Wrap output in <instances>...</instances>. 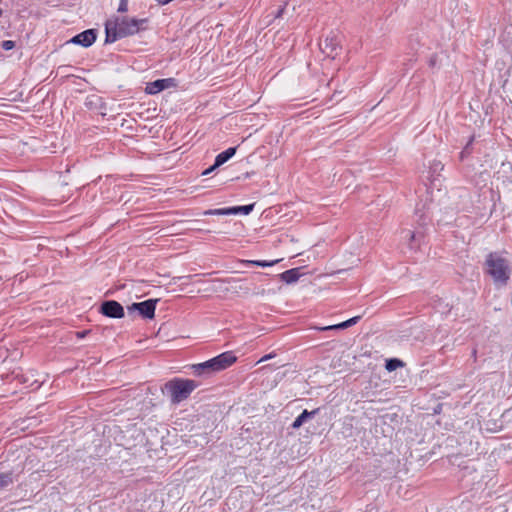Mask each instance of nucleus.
Instances as JSON below:
<instances>
[{"label": "nucleus", "instance_id": "obj_1", "mask_svg": "<svg viewBox=\"0 0 512 512\" xmlns=\"http://www.w3.org/2000/svg\"><path fill=\"white\" fill-rule=\"evenodd\" d=\"M485 272L489 275L494 284L497 286H505L511 275L510 261L500 252H490L484 263Z\"/></svg>", "mask_w": 512, "mask_h": 512}, {"label": "nucleus", "instance_id": "obj_2", "mask_svg": "<svg viewBox=\"0 0 512 512\" xmlns=\"http://www.w3.org/2000/svg\"><path fill=\"white\" fill-rule=\"evenodd\" d=\"M236 360L237 357L234 355V353L227 351L208 361L195 364L192 366V368L194 374L196 375H210L214 372H219L230 367L236 362Z\"/></svg>", "mask_w": 512, "mask_h": 512}, {"label": "nucleus", "instance_id": "obj_3", "mask_svg": "<svg viewBox=\"0 0 512 512\" xmlns=\"http://www.w3.org/2000/svg\"><path fill=\"white\" fill-rule=\"evenodd\" d=\"M198 385L195 380L175 378L165 384V389L170 394L171 402L178 404L187 399Z\"/></svg>", "mask_w": 512, "mask_h": 512}, {"label": "nucleus", "instance_id": "obj_4", "mask_svg": "<svg viewBox=\"0 0 512 512\" xmlns=\"http://www.w3.org/2000/svg\"><path fill=\"white\" fill-rule=\"evenodd\" d=\"M148 19H135V18H128L124 17L120 20V22H117V26L120 31V35L124 37L131 36L139 32L141 29V25L147 23Z\"/></svg>", "mask_w": 512, "mask_h": 512}, {"label": "nucleus", "instance_id": "obj_5", "mask_svg": "<svg viewBox=\"0 0 512 512\" xmlns=\"http://www.w3.org/2000/svg\"><path fill=\"white\" fill-rule=\"evenodd\" d=\"M320 49L327 57L335 59L342 50L339 36L334 33L329 34L324 41L320 43Z\"/></svg>", "mask_w": 512, "mask_h": 512}, {"label": "nucleus", "instance_id": "obj_6", "mask_svg": "<svg viewBox=\"0 0 512 512\" xmlns=\"http://www.w3.org/2000/svg\"><path fill=\"white\" fill-rule=\"evenodd\" d=\"M158 299H148L143 302L133 303L128 306V312L137 310L143 318L152 319L155 315V309Z\"/></svg>", "mask_w": 512, "mask_h": 512}, {"label": "nucleus", "instance_id": "obj_7", "mask_svg": "<svg viewBox=\"0 0 512 512\" xmlns=\"http://www.w3.org/2000/svg\"><path fill=\"white\" fill-rule=\"evenodd\" d=\"M100 312L110 318H122L124 317L123 306L115 300H107L102 302L100 306Z\"/></svg>", "mask_w": 512, "mask_h": 512}, {"label": "nucleus", "instance_id": "obj_8", "mask_svg": "<svg viewBox=\"0 0 512 512\" xmlns=\"http://www.w3.org/2000/svg\"><path fill=\"white\" fill-rule=\"evenodd\" d=\"M176 82L174 78H165V79H158L153 82L147 83L145 92L147 94H157L161 92L164 89L175 87Z\"/></svg>", "mask_w": 512, "mask_h": 512}, {"label": "nucleus", "instance_id": "obj_9", "mask_svg": "<svg viewBox=\"0 0 512 512\" xmlns=\"http://www.w3.org/2000/svg\"><path fill=\"white\" fill-rule=\"evenodd\" d=\"M97 38V33L95 29L85 30L76 36H74L70 42L73 44L81 45L83 47L91 46Z\"/></svg>", "mask_w": 512, "mask_h": 512}, {"label": "nucleus", "instance_id": "obj_10", "mask_svg": "<svg viewBox=\"0 0 512 512\" xmlns=\"http://www.w3.org/2000/svg\"><path fill=\"white\" fill-rule=\"evenodd\" d=\"M105 42L106 43H112L115 42L119 38H123L122 35H120L119 28L117 26V22L110 23L107 22L105 26Z\"/></svg>", "mask_w": 512, "mask_h": 512}, {"label": "nucleus", "instance_id": "obj_11", "mask_svg": "<svg viewBox=\"0 0 512 512\" xmlns=\"http://www.w3.org/2000/svg\"><path fill=\"white\" fill-rule=\"evenodd\" d=\"M279 276H280V279L287 284L294 283L301 276L300 268H293V269L286 270L283 273H281Z\"/></svg>", "mask_w": 512, "mask_h": 512}, {"label": "nucleus", "instance_id": "obj_12", "mask_svg": "<svg viewBox=\"0 0 512 512\" xmlns=\"http://www.w3.org/2000/svg\"><path fill=\"white\" fill-rule=\"evenodd\" d=\"M237 148L236 147H230L227 150L221 152L218 154L215 158L216 166H221L224 163H226L230 158H232L236 153Z\"/></svg>", "mask_w": 512, "mask_h": 512}, {"label": "nucleus", "instance_id": "obj_13", "mask_svg": "<svg viewBox=\"0 0 512 512\" xmlns=\"http://www.w3.org/2000/svg\"><path fill=\"white\" fill-rule=\"evenodd\" d=\"M319 409H315L311 412L304 410L293 422L292 428L298 429L301 425L310 417L318 413Z\"/></svg>", "mask_w": 512, "mask_h": 512}, {"label": "nucleus", "instance_id": "obj_14", "mask_svg": "<svg viewBox=\"0 0 512 512\" xmlns=\"http://www.w3.org/2000/svg\"><path fill=\"white\" fill-rule=\"evenodd\" d=\"M279 260H273V261H265V260H243L242 263L244 264H250L260 267H271L274 264L278 263Z\"/></svg>", "mask_w": 512, "mask_h": 512}, {"label": "nucleus", "instance_id": "obj_15", "mask_svg": "<svg viewBox=\"0 0 512 512\" xmlns=\"http://www.w3.org/2000/svg\"><path fill=\"white\" fill-rule=\"evenodd\" d=\"M13 483L12 472L0 473V489L6 488Z\"/></svg>", "mask_w": 512, "mask_h": 512}, {"label": "nucleus", "instance_id": "obj_16", "mask_svg": "<svg viewBox=\"0 0 512 512\" xmlns=\"http://www.w3.org/2000/svg\"><path fill=\"white\" fill-rule=\"evenodd\" d=\"M254 208V204L244 205V206H236L231 207L232 214H244L248 215Z\"/></svg>", "mask_w": 512, "mask_h": 512}, {"label": "nucleus", "instance_id": "obj_17", "mask_svg": "<svg viewBox=\"0 0 512 512\" xmlns=\"http://www.w3.org/2000/svg\"><path fill=\"white\" fill-rule=\"evenodd\" d=\"M403 366V362L397 358H391L386 361L385 368L391 372L396 370L397 368Z\"/></svg>", "mask_w": 512, "mask_h": 512}, {"label": "nucleus", "instance_id": "obj_18", "mask_svg": "<svg viewBox=\"0 0 512 512\" xmlns=\"http://www.w3.org/2000/svg\"><path fill=\"white\" fill-rule=\"evenodd\" d=\"M205 215H230L232 214L230 208L210 209L204 212Z\"/></svg>", "mask_w": 512, "mask_h": 512}, {"label": "nucleus", "instance_id": "obj_19", "mask_svg": "<svg viewBox=\"0 0 512 512\" xmlns=\"http://www.w3.org/2000/svg\"><path fill=\"white\" fill-rule=\"evenodd\" d=\"M346 329L344 322L319 328L321 331Z\"/></svg>", "mask_w": 512, "mask_h": 512}, {"label": "nucleus", "instance_id": "obj_20", "mask_svg": "<svg viewBox=\"0 0 512 512\" xmlns=\"http://www.w3.org/2000/svg\"><path fill=\"white\" fill-rule=\"evenodd\" d=\"M421 237H422V235L419 234V233H414V232L410 233V243H409V246H410L411 249L416 248V246H414L413 243L416 242V241L419 242Z\"/></svg>", "mask_w": 512, "mask_h": 512}, {"label": "nucleus", "instance_id": "obj_21", "mask_svg": "<svg viewBox=\"0 0 512 512\" xmlns=\"http://www.w3.org/2000/svg\"><path fill=\"white\" fill-rule=\"evenodd\" d=\"M473 138L470 139L468 144L464 147V149L460 153V160H464L470 154V144L472 143Z\"/></svg>", "mask_w": 512, "mask_h": 512}, {"label": "nucleus", "instance_id": "obj_22", "mask_svg": "<svg viewBox=\"0 0 512 512\" xmlns=\"http://www.w3.org/2000/svg\"><path fill=\"white\" fill-rule=\"evenodd\" d=\"M438 55L437 54H433L431 55V57L429 58V61H428V65L430 68H435L437 67L438 65Z\"/></svg>", "mask_w": 512, "mask_h": 512}, {"label": "nucleus", "instance_id": "obj_23", "mask_svg": "<svg viewBox=\"0 0 512 512\" xmlns=\"http://www.w3.org/2000/svg\"><path fill=\"white\" fill-rule=\"evenodd\" d=\"M1 46L4 50L8 51L15 47V42L11 40H5L2 42Z\"/></svg>", "mask_w": 512, "mask_h": 512}, {"label": "nucleus", "instance_id": "obj_24", "mask_svg": "<svg viewBox=\"0 0 512 512\" xmlns=\"http://www.w3.org/2000/svg\"><path fill=\"white\" fill-rule=\"evenodd\" d=\"M128 11V0H120L118 12L125 13Z\"/></svg>", "mask_w": 512, "mask_h": 512}, {"label": "nucleus", "instance_id": "obj_25", "mask_svg": "<svg viewBox=\"0 0 512 512\" xmlns=\"http://www.w3.org/2000/svg\"><path fill=\"white\" fill-rule=\"evenodd\" d=\"M360 318H361L360 316L352 317V318H350V319H348V320L344 321V326H345L346 328H348V327H350V326H352V325L356 324V323L359 321V319H360Z\"/></svg>", "mask_w": 512, "mask_h": 512}, {"label": "nucleus", "instance_id": "obj_26", "mask_svg": "<svg viewBox=\"0 0 512 512\" xmlns=\"http://www.w3.org/2000/svg\"><path fill=\"white\" fill-rule=\"evenodd\" d=\"M219 166H216V163H214L211 167L207 168L206 170H204L202 172V175L206 176V175H209L210 173H212L216 168H218Z\"/></svg>", "mask_w": 512, "mask_h": 512}, {"label": "nucleus", "instance_id": "obj_27", "mask_svg": "<svg viewBox=\"0 0 512 512\" xmlns=\"http://www.w3.org/2000/svg\"><path fill=\"white\" fill-rule=\"evenodd\" d=\"M88 333H89V331H88V330L79 331V332H77V333H76V336H77L78 338H84Z\"/></svg>", "mask_w": 512, "mask_h": 512}, {"label": "nucleus", "instance_id": "obj_28", "mask_svg": "<svg viewBox=\"0 0 512 512\" xmlns=\"http://www.w3.org/2000/svg\"><path fill=\"white\" fill-rule=\"evenodd\" d=\"M284 8H285V6L281 7V8L278 10L277 14L275 15V17H276V18H279V17H281V16H282V14H283V12H284Z\"/></svg>", "mask_w": 512, "mask_h": 512}, {"label": "nucleus", "instance_id": "obj_29", "mask_svg": "<svg viewBox=\"0 0 512 512\" xmlns=\"http://www.w3.org/2000/svg\"><path fill=\"white\" fill-rule=\"evenodd\" d=\"M272 357H273V356H272V354L265 355V356H263V357L259 360V362L266 361V360H268V359H270V358H272Z\"/></svg>", "mask_w": 512, "mask_h": 512}, {"label": "nucleus", "instance_id": "obj_30", "mask_svg": "<svg viewBox=\"0 0 512 512\" xmlns=\"http://www.w3.org/2000/svg\"><path fill=\"white\" fill-rule=\"evenodd\" d=\"M439 165H441V162H438V164L435 165V169L439 168Z\"/></svg>", "mask_w": 512, "mask_h": 512}, {"label": "nucleus", "instance_id": "obj_31", "mask_svg": "<svg viewBox=\"0 0 512 512\" xmlns=\"http://www.w3.org/2000/svg\"><path fill=\"white\" fill-rule=\"evenodd\" d=\"M439 165H441V162H438V164L435 165V169L439 168Z\"/></svg>", "mask_w": 512, "mask_h": 512}]
</instances>
